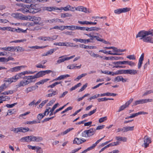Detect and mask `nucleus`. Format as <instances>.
I'll use <instances>...</instances> for the list:
<instances>
[{
  "label": "nucleus",
  "mask_w": 153,
  "mask_h": 153,
  "mask_svg": "<svg viewBox=\"0 0 153 153\" xmlns=\"http://www.w3.org/2000/svg\"><path fill=\"white\" fill-rule=\"evenodd\" d=\"M96 132V129L91 128L88 130L85 131L82 133V136L83 137H88L93 135Z\"/></svg>",
  "instance_id": "nucleus-1"
},
{
  "label": "nucleus",
  "mask_w": 153,
  "mask_h": 153,
  "mask_svg": "<svg viewBox=\"0 0 153 153\" xmlns=\"http://www.w3.org/2000/svg\"><path fill=\"white\" fill-rule=\"evenodd\" d=\"M23 7L20 9V10L23 13H25L26 12L32 13L33 11H32V10H33V9L30 8V6L29 5H23L22 6Z\"/></svg>",
  "instance_id": "nucleus-2"
},
{
  "label": "nucleus",
  "mask_w": 153,
  "mask_h": 153,
  "mask_svg": "<svg viewBox=\"0 0 153 153\" xmlns=\"http://www.w3.org/2000/svg\"><path fill=\"white\" fill-rule=\"evenodd\" d=\"M143 139L144 143L142 146L146 148L149 146V144L152 142L151 139L150 137L146 136L144 137Z\"/></svg>",
  "instance_id": "nucleus-3"
},
{
  "label": "nucleus",
  "mask_w": 153,
  "mask_h": 153,
  "mask_svg": "<svg viewBox=\"0 0 153 153\" xmlns=\"http://www.w3.org/2000/svg\"><path fill=\"white\" fill-rule=\"evenodd\" d=\"M130 10V8L126 7L115 10H114V12L116 14H119L121 13H125L128 11Z\"/></svg>",
  "instance_id": "nucleus-4"
},
{
  "label": "nucleus",
  "mask_w": 153,
  "mask_h": 153,
  "mask_svg": "<svg viewBox=\"0 0 153 153\" xmlns=\"http://www.w3.org/2000/svg\"><path fill=\"white\" fill-rule=\"evenodd\" d=\"M55 36H53L52 37H43V36H40L38 38V39L40 40H44L45 41L47 40H48L51 41L53 40H54L56 39L57 36L55 37Z\"/></svg>",
  "instance_id": "nucleus-5"
},
{
  "label": "nucleus",
  "mask_w": 153,
  "mask_h": 153,
  "mask_svg": "<svg viewBox=\"0 0 153 153\" xmlns=\"http://www.w3.org/2000/svg\"><path fill=\"white\" fill-rule=\"evenodd\" d=\"M133 98L131 99L130 100H129L126 103L121 106L119 108V110L118 111L120 112L121 111L123 110L126 107L128 106V105L133 102Z\"/></svg>",
  "instance_id": "nucleus-6"
},
{
  "label": "nucleus",
  "mask_w": 153,
  "mask_h": 153,
  "mask_svg": "<svg viewBox=\"0 0 153 153\" xmlns=\"http://www.w3.org/2000/svg\"><path fill=\"white\" fill-rule=\"evenodd\" d=\"M43 71H41L37 73L35 75L33 76H30L32 79L37 78L40 77L42 76L45 75V74Z\"/></svg>",
  "instance_id": "nucleus-7"
},
{
  "label": "nucleus",
  "mask_w": 153,
  "mask_h": 153,
  "mask_svg": "<svg viewBox=\"0 0 153 153\" xmlns=\"http://www.w3.org/2000/svg\"><path fill=\"white\" fill-rule=\"evenodd\" d=\"M143 40L144 42L153 43V38L149 36H146Z\"/></svg>",
  "instance_id": "nucleus-8"
},
{
  "label": "nucleus",
  "mask_w": 153,
  "mask_h": 153,
  "mask_svg": "<svg viewBox=\"0 0 153 153\" xmlns=\"http://www.w3.org/2000/svg\"><path fill=\"white\" fill-rule=\"evenodd\" d=\"M20 140L22 141H25L27 142L32 141V135L23 137Z\"/></svg>",
  "instance_id": "nucleus-9"
},
{
  "label": "nucleus",
  "mask_w": 153,
  "mask_h": 153,
  "mask_svg": "<svg viewBox=\"0 0 153 153\" xmlns=\"http://www.w3.org/2000/svg\"><path fill=\"white\" fill-rule=\"evenodd\" d=\"M38 88V86L36 85V86H32L27 88L26 90L25 91V92L28 94L29 92L35 90Z\"/></svg>",
  "instance_id": "nucleus-10"
},
{
  "label": "nucleus",
  "mask_w": 153,
  "mask_h": 153,
  "mask_svg": "<svg viewBox=\"0 0 153 153\" xmlns=\"http://www.w3.org/2000/svg\"><path fill=\"white\" fill-rule=\"evenodd\" d=\"M43 140V138L41 137H36L32 135V141L39 142Z\"/></svg>",
  "instance_id": "nucleus-11"
},
{
  "label": "nucleus",
  "mask_w": 153,
  "mask_h": 153,
  "mask_svg": "<svg viewBox=\"0 0 153 153\" xmlns=\"http://www.w3.org/2000/svg\"><path fill=\"white\" fill-rule=\"evenodd\" d=\"M75 56V55H73L71 56L70 57H66L64 58L61 59H58L57 61V63L59 64L62 62H64L65 61L68 60L70 59Z\"/></svg>",
  "instance_id": "nucleus-12"
},
{
  "label": "nucleus",
  "mask_w": 153,
  "mask_h": 153,
  "mask_svg": "<svg viewBox=\"0 0 153 153\" xmlns=\"http://www.w3.org/2000/svg\"><path fill=\"white\" fill-rule=\"evenodd\" d=\"M146 36L144 31H142L139 32L136 35V38L138 37H141L140 39L143 40L144 38Z\"/></svg>",
  "instance_id": "nucleus-13"
},
{
  "label": "nucleus",
  "mask_w": 153,
  "mask_h": 153,
  "mask_svg": "<svg viewBox=\"0 0 153 153\" xmlns=\"http://www.w3.org/2000/svg\"><path fill=\"white\" fill-rule=\"evenodd\" d=\"M59 10H63L64 11H67L68 10H71V11L74 12L75 11V10H72L71 8V6L70 5H68L66 7H61L60 8H59Z\"/></svg>",
  "instance_id": "nucleus-14"
},
{
  "label": "nucleus",
  "mask_w": 153,
  "mask_h": 153,
  "mask_svg": "<svg viewBox=\"0 0 153 153\" xmlns=\"http://www.w3.org/2000/svg\"><path fill=\"white\" fill-rule=\"evenodd\" d=\"M31 20L34 21L35 24H38L40 22L41 20V18L38 17L33 16L32 17Z\"/></svg>",
  "instance_id": "nucleus-15"
},
{
  "label": "nucleus",
  "mask_w": 153,
  "mask_h": 153,
  "mask_svg": "<svg viewBox=\"0 0 153 153\" xmlns=\"http://www.w3.org/2000/svg\"><path fill=\"white\" fill-rule=\"evenodd\" d=\"M144 55L143 54H142L141 55L139 58L138 63V68L139 69L141 67L143 63V60Z\"/></svg>",
  "instance_id": "nucleus-16"
},
{
  "label": "nucleus",
  "mask_w": 153,
  "mask_h": 153,
  "mask_svg": "<svg viewBox=\"0 0 153 153\" xmlns=\"http://www.w3.org/2000/svg\"><path fill=\"white\" fill-rule=\"evenodd\" d=\"M85 34L90 37V39L91 40V41L92 40L94 39V35H100V34L99 33H93V32L89 34Z\"/></svg>",
  "instance_id": "nucleus-17"
},
{
  "label": "nucleus",
  "mask_w": 153,
  "mask_h": 153,
  "mask_svg": "<svg viewBox=\"0 0 153 153\" xmlns=\"http://www.w3.org/2000/svg\"><path fill=\"white\" fill-rule=\"evenodd\" d=\"M75 10L79 11H81L86 13L87 8L82 6H79L75 8Z\"/></svg>",
  "instance_id": "nucleus-18"
},
{
  "label": "nucleus",
  "mask_w": 153,
  "mask_h": 153,
  "mask_svg": "<svg viewBox=\"0 0 153 153\" xmlns=\"http://www.w3.org/2000/svg\"><path fill=\"white\" fill-rule=\"evenodd\" d=\"M59 8L56 7H44L43 8V10H46L49 11H51L54 10H59Z\"/></svg>",
  "instance_id": "nucleus-19"
},
{
  "label": "nucleus",
  "mask_w": 153,
  "mask_h": 153,
  "mask_svg": "<svg viewBox=\"0 0 153 153\" xmlns=\"http://www.w3.org/2000/svg\"><path fill=\"white\" fill-rule=\"evenodd\" d=\"M118 63H119V64H122V65L128 64L131 66H133L134 65V63H133V62L129 61H122V62H119Z\"/></svg>",
  "instance_id": "nucleus-20"
},
{
  "label": "nucleus",
  "mask_w": 153,
  "mask_h": 153,
  "mask_svg": "<svg viewBox=\"0 0 153 153\" xmlns=\"http://www.w3.org/2000/svg\"><path fill=\"white\" fill-rule=\"evenodd\" d=\"M10 99V97L8 96H1L0 97V103L3 102V101H8Z\"/></svg>",
  "instance_id": "nucleus-21"
},
{
  "label": "nucleus",
  "mask_w": 153,
  "mask_h": 153,
  "mask_svg": "<svg viewBox=\"0 0 153 153\" xmlns=\"http://www.w3.org/2000/svg\"><path fill=\"white\" fill-rule=\"evenodd\" d=\"M14 47H7L2 48L1 49L3 51H14Z\"/></svg>",
  "instance_id": "nucleus-22"
},
{
  "label": "nucleus",
  "mask_w": 153,
  "mask_h": 153,
  "mask_svg": "<svg viewBox=\"0 0 153 153\" xmlns=\"http://www.w3.org/2000/svg\"><path fill=\"white\" fill-rule=\"evenodd\" d=\"M101 29L100 27H86V30L88 31H97Z\"/></svg>",
  "instance_id": "nucleus-23"
},
{
  "label": "nucleus",
  "mask_w": 153,
  "mask_h": 153,
  "mask_svg": "<svg viewBox=\"0 0 153 153\" xmlns=\"http://www.w3.org/2000/svg\"><path fill=\"white\" fill-rule=\"evenodd\" d=\"M82 139L76 137L73 140V143L79 145L82 143Z\"/></svg>",
  "instance_id": "nucleus-24"
},
{
  "label": "nucleus",
  "mask_w": 153,
  "mask_h": 153,
  "mask_svg": "<svg viewBox=\"0 0 153 153\" xmlns=\"http://www.w3.org/2000/svg\"><path fill=\"white\" fill-rule=\"evenodd\" d=\"M12 15L14 17L22 19L23 15L21 13H16L13 14Z\"/></svg>",
  "instance_id": "nucleus-25"
},
{
  "label": "nucleus",
  "mask_w": 153,
  "mask_h": 153,
  "mask_svg": "<svg viewBox=\"0 0 153 153\" xmlns=\"http://www.w3.org/2000/svg\"><path fill=\"white\" fill-rule=\"evenodd\" d=\"M14 51H15L16 50H17V52H22L25 51V49L22 47L20 46L14 47Z\"/></svg>",
  "instance_id": "nucleus-26"
},
{
  "label": "nucleus",
  "mask_w": 153,
  "mask_h": 153,
  "mask_svg": "<svg viewBox=\"0 0 153 153\" xmlns=\"http://www.w3.org/2000/svg\"><path fill=\"white\" fill-rule=\"evenodd\" d=\"M124 74H134V70H124Z\"/></svg>",
  "instance_id": "nucleus-27"
},
{
  "label": "nucleus",
  "mask_w": 153,
  "mask_h": 153,
  "mask_svg": "<svg viewBox=\"0 0 153 153\" xmlns=\"http://www.w3.org/2000/svg\"><path fill=\"white\" fill-rule=\"evenodd\" d=\"M24 73H23V72H21V73H20L15 76H14V80H16V81L18 79L21 78L22 76L24 75Z\"/></svg>",
  "instance_id": "nucleus-28"
},
{
  "label": "nucleus",
  "mask_w": 153,
  "mask_h": 153,
  "mask_svg": "<svg viewBox=\"0 0 153 153\" xmlns=\"http://www.w3.org/2000/svg\"><path fill=\"white\" fill-rule=\"evenodd\" d=\"M115 138L117 140L122 141L123 142H126L127 140V138L125 137L116 136Z\"/></svg>",
  "instance_id": "nucleus-29"
},
{
  "label": "nucleus",
  "mask_w": 153,
  "mask_h": 153,
  "mask_svg": "<svg viewBox=\"0 0 153 153\" xmlns=\"http://www.w3.org/2000/svg\"><path fill=\"white\" fill-rule=\"evenodd\" d=\"M133 128L134 126H126L124 127V132H127L128 131H132L133 130Z\"/></svg>",
  "instance_id": "nucleus-30"
},
{
  "label": "nucleus",
  "mask_w": 153,
  "mask_h": 153,
  "mask_svg": "<svg viewBox=\"0 0 153 153\" xmlns=\"http://www.w3.org/2000/svg\"><path fill=\"white\" fill-rule=\"evenodd\" d=\"M59 20L57 19H53L50 20H46L45 21V22L46 23L48 22L50 24H51L54 22H57V21Z\"/></svg>",
  "instance_id": "nucleus-31"
},
{
  "label": "nucleus",
  "mask_w": 153,
  "mask_h": 153,
  "mask_svg": "<svg viewBox=\"0 0 153 153\" xmlns=\"http://www.w3.org/2000/svg\"><path fill=\"white\" fill-rule=\"evenodd\" d=\"M97 41L100 42H102L103 43L105 44H108L109 43V42L106 41L104 39H101L100 38L99 36H98L97 37Z\"/></svg>",
  "instance_id": "nucleus-32"
},
{
  "label": "nucleus",
  "mask_w": 153,
  "mask_h": 153,
  "mask_svg": "<svg viewBox=\"0 0 153 153\" xmlns=\"http://www.w3.org/2000/svg\"><path fill=\"white\" fill-rule=\"evenodd\" d=\"M49 80V79H42V80H41L40 81L36 83V85H39L40 84H44L45 82H47Z\"/></svg>",
  "instance_id": "nucleus-33"
},
{
  "label": "nucleus",
  "mask_w": 153,
  "mask_h": 153,
  "mask_svg": "<svg viewBox=\"0 0 153 153\" xmlns=\"http://www.w3.org/2000/svg\"><path fill=\"white\" fill-rule=\"evenodd\" d=\"M16 31L18 33H20L21 32L25 33L26 32V30H23V29L20 28H18V29L14 28V32Z\"/></svg>",
  "instance_id": "nucleus-34"
},
{
  "label": "nucleus",
  "mask_w": 153,
  "mask_h": 153,
  "mask_svg": "<svg viewBox=\"0 0 153 153\" xmlns=\"http://www.w3.org/2000/svg\"><path fill=\"white\" fill-rule=\"evenodd\" d=\"M22 66H18L16 67L13 68L11 69L12 72L17 71L20 70V68L22 67Z\"/></svg>",
  "instance_id": "nucleus-35"
},
{
  "label": "nucleus",
  "mask_w": 153,
  "mask_h": 153,
  "mask_svg": "<svg viewBox=\"0 0 153 153\" xmlns=\"http://www.w3.org/2000/svg\"><path fill=\"white\" fill-rule=\"evenodd\" d=\"M21 131L20 132L25 133L29 131H31V130H30V129L28 128H25L23 127H20Z\"/></svg>",
  "instance_id": "nucleus-36"
},
{
  "label": "nucleus",
  "mask_w": 153,
  "mask_h": 153,
  "mask_svg": "<svg viewBox=\"0 0 153 153\" xmlns=\"http://www.w3.org/2000/svg\"><path fill=\"white\" fill-rule=\"evenodd\" d=\"M14 76L12 77V78H11L9 79H7L5 80H4V82H10V83H11L12 82L16 81V80H14Z\"/></svg>",
  "instance_id": "nucleus-37"
},
{
  "label": "nucleus",
  "mask_w": 153,
  "mask_h": 153,
  "mask_svg": "<svg viewBox=\"0 0 153 153\" xmlns=\"http://www.w3.org/2000/svg\"><path fill=\"white\" fill-rule=\"evenodd\" d=\"M25 76L24 77H23V79H26L27 80H28L29 81H31V83L33 82H35V81H33V79H32L31 77H30V76Z\"/></svg>",
  "instance_id": "nucleus-38"
},
{
  "label": "nucleus",
  "mask_w": 153,
  "mask_h": 153,
  "mask_svg": "<svg viewBox=\"0 0 153 153\" xmlns=\"http://www.w3.org/2000/svg\"><path fill=\"white\" fill-rule=\"evenodd\" d=\"M143 103H144L143 99L140 100L136 101L134 102V105H136L138 104H142Z\"/></svg>",
  "instance_id": "nucleus-39"
},
{
  "label": "nucleus",
  "mask_w": 153,
  "mask_h": 153,
  "mask_svg": "<svg viewBox=\"0 0 153 153\" xmlns=\"http://www.w3.org/2000/svg\"><path fill=\"white\" fill-rule=\"evenodd\" d=\"M26 85L25 80H22L20 81L18 84V86L20 87Z\"/></svg>",
  "instance_id": "nucleus-40"
},
{
  "label": "nucleus",
  "mask_w": 153,
  "mask_h": 153,
  "mask_svg": "<svg viewBox=\"0 0 153 153\" xmlns=\"http://www.w3.org/2000/svg\"><path fill=\"white\" fill-rule=\"evenodd\" d=\"M148 114V113L144 111H140L137 113H134V117L137 116L140 114Z\"/></svg>",
  "instance_id": "nucleus-41"
},
{
  "label": "nucleus",
  "mask_w": 153,
  "mask_h": 153,
  "mask_svg": "<svg viewBox=\"0 0 153 153\" xmlns=\"http://www.w3.org/2000/svg\"><path fill=\"white\" fill-rule=\"evenodd\" d=\"M81 85V84L80 83H78L77 85H75L74 86L72 87L70 89V91H71L75 89L77 87H79Z\"/></svg>",
  "instance_id": "nucleus-42"
},
{
  "label": "nucleus",
  "mask_w": 153,
  "mask_h": 153,
  "mask_svg": "<svg viewBox=\"0 0 153 153\" xmlns=\"http://www.w3.org/2000/svg\"><path fill=\"white\" fill-rule=\"evenodd\" d=\"M13 93V90H10L6 91H5L4 92L1 93V94H3L4 95H8L9 94H12Z\"/></svg>",
  "instance_id": "nucleus-43"
},
{
  "label": "nucleus",
  "mask_w": 153,
  "mask_h": 153,
  "mask_svg": "<svg viewBox=\"0 0 153 153\" xmlns=\"http://www.w3.org/2000/svg\"><path fill=\"white\" fill-rule=\"evenodd\" d=\"M123 72H124V70H118V71H117L115 73H113V74H112V75L113 76L114 75H117V74H123Z\"/></svg>",
  "instance_id": "nucleus-44"
},
{
  "label": "nucleus",
  "mask_w": 153,
  "mask_h": 153,
  "mask_svg": "<svg viewBox=\"0 0 153 153\" xmlns=\"http://www.w3.org/2000/svg\"><path fill=\"white\" fill-rule=\"evenodd\" d=\"M71 16H72V15L68 13H62L61 15V17L63 18L66 17H70Z\"/></svg>",
  "instance_id": "nucleus-45"
},
{
  "label": "nucleus",
  "mask_w": 153,
  "mask_h": 153,
  "mask_svg": "<svg viewBox=\"0 0 153 153\" xmlns=\"http://www.w3.org/2000/svg\"><path fill=\"white\" fill-rule=\"evenodd\" d=\"M32 17L30 16H24L23 15L22 20H31Z\"/></svg>",
  "instance_id": "nucleus-46"
},
{
  "label": "nucleus",
  "mask_w": 153,
  "mask_h": 153,
  "mask_svg": "<svg viewBox=\"0 0 153 153\" xmlns=\"http://www.w3.org/2000/svg\"><path fill=\"white\" fill-rule=\"evenodd\" d=\"M73 129H74L73 128H68L65 131H64L62 132L61 133V134H63V135L66 134L68 133L71 130H73Z\"/></svg>",
  "instance_id": "nucleus-47"
},
{
  "label": "nucleus",
  "mask_w": 153,
  "mask_h": 153,
  "mask_svg": "<svg viewBox=\"0 0 153 153\" xmlns=\"http://www.w3.org/2000/svg\"><path fill=\"white\" fill-rule=\"evenodd\" d=\"M58 93V92L56 91H53L51 94H48L47 96V97H52L53 96L55 95L56 94H57Z\"/></svg>",
  "instance_id": "nucleus-48"
},
{
  "label": "nucleus",
  "mask_w": 153,
  "mask_h": 153,
  "mask_svg": "<svg viewBox=\"0 0 153 153\" xmlns=\"http://www.w3.org/2000/svg\"><path fill=\"white\" fill-rule=\"evenodd\" d=\"M68 104V103H67L66 104L64 105L62 107L58 109H57V110H56L54 112V114H55L56 113L58 112L59 111L62 110Z\"/></svg>",
  "instance_id": "nucleus-49"
},
{
  "label": "nucleus",
  "mask_w": 153,
  "mask_h": 153,
  "mask_svg": "<svg viewBox=\"0 0 153 153\" xmlns=\"http://www.w3.org/2000/svg\"><path fill=\"white\" fill-rule=\"evenodd\" d=\"M87 75V74L84 73L83 74L79 76H78L76 78V79H78V80L81 79L82 77L85 76Z\"/></svg>",
  "instance_id": "nucleus-50"
},
{
  "label": "nucleus",
  "mask_w": 153,
  "mask_h": 153,
  "mask_svg": "<svg viewBox=\"0 0 153 153\" xmlns=\"http://www.w3.org/2000/svg\"><path fill=\"white\" fill-rule=\"evenodd\" d=\"M4 60H5L4 62H7L10 60L14 61V59L12 57H11L10 56L9 57H8L7 58H5V59Z\"/></svg>",
  "instance_id": "nucleus-51"
},
{
  "label": "nucleus",
  "mask_w": 153,
  "mask_h": 153,
  "mask_svg": "<svg viewBox=\"0 0 153 153\" xmlns=\"http://www.w3.org/2000/svg\"><path fill=\"white\" fill-rule=\"evenodd\" d=\"M48 100H46L43 101L39 105V107L42 108V107L48 102Z\"/></svg>",
  "instance_id": "nucleus-52"
},
{
  "label": "nucleus",
  "mask_w": 153,
  "mask_h": 153,
  "mask_svg": "<svg viewBox=\"0 0 153 153\" xmlns=\"http://www.w3.org/2000/svg\"><path fill=\"white\" fill-rule=\"evenodd\" d=\"M97 145L95 143L93 144L92 146L86 149L88 151H90L94 148Z\"/></svg>",
  "instance_id": "nucleus-53"
},
{
  "label": "nucleus",
  "mask_w": 153,
  "mask_h": 153,
  "mask_svg": "<svg viewBox=\"0 0 153 153\" xmlns=\"http://www.w3.org/2000/svg\"><path fill=\"white\" fill-rule=\"evenodd\" d=\"M143 100L144 103L149 102H152L153 101V100L151 99H143Z\"/></svg>",
  "instance_id": "nucleus-54"
},
{
  "label": "nucleus",
  "mask_w": 153,
  "mask_h": 153,
  "mask_svg": "<svg viewBox=\"0 0 153 153\" xmlns=\"http://www.w3.org/2000/svg\"><path fill=\"white\" fill-rule=\"evenodd\" d=\"M75 65H74V64H71L70 65H69L67 67L69 69H71L74 68H75Z\"/></svg>",
  "instance_id": "nucleus-55"
},
{
  "label": "nucleus",
  "mask_w": 153,
  "mask_h": 153,
  "mask_svg": "<svg viewBox=\"0 0 153 153\" xmlns=\"http://www.w3.org/2000/svg\"><path fill=\"white\" fill-rule=\"evenodd\" d=\"M107 120V117H104L101 118H100L99 120V122L100 123H101L102 122H103L105 120Z\"/></svg>",
  "instance_id": "nucleus-56"
},
{
  "label": "nucleus",
  "mask_w": 153,
  "mask_h": 153,
  "mask_svg": "<svg viewBox=\"0 0 153 153\" xmlns=\"http://www.w3.org/2000/svg\"><path fill=\"white\" fill-rule=\"evenodd\" d=\"M7 88L6 85L5 83L2 84L1 86L0 87V91L1 92L4 90V89Z\"/></svg>",
  "instance_id": "nucleus-57"
},
{
  "label": "nucleus",
  "mask_w": 153,
  "mask_h": 153,
  "mask_svg": "<svg viewBox=\"0 0 153 153\" xmlns=\"http://www.w3.org/2000/svg\"><path fill=\"white\" fill-rule=\"evenodd\" d=\"M5 30H7L14 32V28L10 27H5Z\"/></svg>",
  "instance_id": "nucleus-58"
},
{
  "label": "nucleus",
  "mask_w": 153,
  "mask_h": 153,
  "mask_svg": "<svg viewBox=\"0 0 153 153\" xmlns=\"http://www.w3.org/2000/svg\"><path fill=\"white\" fill-rule=\"evenodd\" d=\"M17 104V103H15L11 104H7L6 105V106L8 108H11L14 106L15 105Z\"/></svg>",
  "instance_id": "nucleus-59"
},
{
  "label": "nucleus",
  "mask_w": 153,
  "mask_h": 153,
  "mask_svg": "<svg viewBox=\"0 0 153 153\" xmlns=\"http://www.w3.org/2000/svg\"><path fill=\"white\" fill-rule=\"evenodd\" d=\"M44 117V115L42 114H39L37 116V118L39 120H40Z\"/></svg>",
  "instance_id": "nucleus-60"
},
{
  "label": "nucleus",
  "mask_w": 153,
  "mask_h": 153,
  "mask_svg": "<svg viewBox=\"0 0 153 153\" xmlns=\"http://www.w3.org/2000/svg\"><path fill=\"white\" fill-rule=\"evenodd\" d=\"M87 83H86L85 85L83 86L80 89L79 91V92L82 91H83L87 87Z\"/></svg>",
  "instance_id": "nucleus-61"
},
{
  "label": "nucleus",
  "mask_w": 153,
  "mask_h": 153,
  "mask_svg": "<svg viewBox=\"0 0 153 153\" xmlns=\"http://www.w3.org/2000/svg\"><path fill=\"white\" fill-rule=\"evenodd\" d=\"M145 34L146 36H148L149 35H152V36H153V34L150 31H145Z\"/></svg>",
  "instance_id": "nucleus-62"
},
{
  "label": "nucleus",
  "mask_w": 153,
  "mask_h": 153,
  "mask_svg": "<svg viewBox=\"0 0 153 153\" xmlns=\"http://www.w3.org/2000/svg\"><path fill=\"white\" fill-rule=\"evenodd\" d=\"M12 131L15 132L16 133H18L19 132H20L21 131V130H20V128H15Z\"/></svg>",
  "instance_id": "nucleus-63"
},
{
  "label": "nucleus",
  "mask_w": 153,
  "mask_h": 153,
  "mask_svg": "<svg viewBox=\"0 0 153 153\" xmlns=\"http://www.w3.org/2000/svg\"><path fill=\"white\" fill-rule=\"evenodd\" d=\"M122 79V76H119L116 77L114 79V81H117L118 82L121 81V79Z\"/></svg>",
  "instance_id": "nucleus-64"
}]
</instances>
